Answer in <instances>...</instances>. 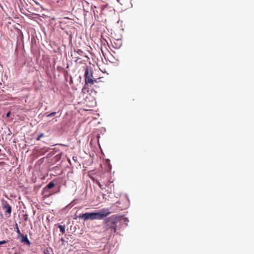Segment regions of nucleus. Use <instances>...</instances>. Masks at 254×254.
I'll list each match as a JSON object with an SVG mask.
<instances>
[{
  "instance_id": "nucleus-1",
  "label": "nucleus",
  "mask_w": 254,
  "mask_h": 254,
  "mask_svg": "<svg viewBox=\"0 0 254 254\" xmlns=\"http://www.w3.org/2000/svg\"><path fill=\"white\" fill-rule=\"evenodd\" d=\"M121 217L117 215H112L107 218L104 221V228L105 231L108 232L111 235L116 233L117 230V223L120 220Z\"/></svg>"
},
{
  "instance_id": "nucleus-2",
  "label": "nucleus",
  "mask_w": 254,
  "mask_h": 254,
  "mask_svg": "<svg viewBox=\"0 0 254 254\" xmlns=\"http://www.w3.org/2000/svg\"><path fill=\"white\" fill-rule=\"evenodd\" d=\"M112 213L109 208H102L99 211L94 212L95 220H102Z\"/></svg>"
},
{
  "instance_id": "nucleus-3",
  "label": "nucleus",
  "mask_w": 254,
  "mask_h": 254,
  "mask_svg": "<svg viewBox=\"0 0 254 254\" xmlns=\"http://www.w3.org/2000/svg\"><path fill=\"white\" fill-rule=\"evenodd\" d=\"M85 83L86 85H88L89 84H93L96 81V79H93V71L91 69L90 71L89 70V68L88 66H86L85 68Z\"/></svg>"
},
{
  "instance_id": "nucleus-4",
  "label": "nucleus",
  "mask_w": 254,
  "mask_h": 254,
  "mask_svg": "<svg viewBox=\"0 0 254 254\" xmlns=\"http://www.w3.org/2000/svg\"><path fill=\"white\" fill-rule=\"evenodd\" d=\"M2 208L6 210V212L10 214L11 212V207L7 203L6 201H2Z\"/></svg>"
},
{
  "instance_id": "nucleus-5",
  "label": "nucleus",
  "mask_w": 254,
  "mask_h": 254,
  "mask_svg": "<svg viewBox=\"0 0 254 254\" xmlns=\"http://www.w3.org/2000/svg\"><path fill=\"white\" fill-rule=\"evenodd\" d=\"M20 242L21 243H23L24 244H25L27 246H29L31 244V243L28 240L26 235L23 234L20 236Z\"/></svg>"
},
{
  "instance_id": "nucleus-6",
  "label": "nucleus",
  "mask_w": 254,
  "mask_h": 254,
  "mask_svg": "<svg viewBox=\"0 0 254 254\" xmlns=\"http://www.w3.org/2000/svg\"><path fill=\"white\" fill-rule=\"evenodd\" d=\"M86 220H95L94 212L86 213Z\"/></svg>"
},
{
  "instance_id": "nucleus-7",
  "label": "nucleus",
  "mask_w": 254,
  "mask_h": 254,
  "mask_svg": "<svg viewBox=\"0 0 254 254\" xmlns=\"http://www.w3.org/2000/svg\"><path fill=\"white\" fill-rule=\"evenodd\" d=\"M55 186V183L51 181L49 182L46 187H45V190H50L52 189Z\"/></svg>"
},
{
  "instance_id": "nucleus-8",
  "label": "nucleus",
  "mask_w": 254,
  "mask_h": 254,
  "mask_svg": "<svg viewBox=\"0 0 254 254\" xmlns=\"http://www.w3.org/2000/svg\"><path fill=\"white\" fill-rule=\"evenodd\" d=\"M53 193L49 191V190H45V187L42 190V194L44 195L45 197H49Z\"/></svg>"
},
{
  "instance_id": "nucleus-9",
  "label": "nucleus",
  "mask_w": 254,
  "mask_h": 254,
  "mask_svg": "<svg viewBox=\"0 0 254 254\" xmlns=\"http://www.w3.org/2000/svg\"><path fill=\"white\" fill-rule=\"evenodd\" d=\"M58 227L60 229V231L62 234H64L65 233V228L64 226H63L62 225L58 224Z\"/></svg>"
},
{
  "instance_id": "nucleus-10",
  "label": "nucleus",
  "mask_w": 254,
  "mask_h": 254,
  "mask_svg": "<svg viewBox=\"0 0 254 254\" xmlns=\"http://www.w3.org/2000/svg\"><path fill=\"white\" fill-rule=\"evenodd\" d=\"M53 252V249L51 247H48L44 251V254H51Z\"/></svg>"
},
{
  "instance_id": "nucleus-11",
  "label": "nucleus",
  "mask_w": 254,
  "mask_h": 254,
  "mask_svg": "<svg viewBox=\"0 0 254 254\" xmlns=\"http://www.w3.org/2000/svg\"><path fill=\"white\" fill-rule=\"evenodd\" d=\"M15 227H16V233H17L19 237H20L21 235H22L23 234H22L21 233H20V231L18 227V225L16 223L15 224Z\"/></svg>"
},
{
  "instance_id": "nucleus-12",
  "label": "nucleus",
  "mask_w": 254,
  "mask_h": 254,
  "mask_svg": "<svg viewBox=\"0 0 254 254\" xmlns=\"http://www.w3.org/2000/svg\"><path fill=\"white\" fill-rule=\"evenodd\" d=\"M78 217L80 219H83L84 220H86V213L83 214H80Z\"/></svg>"
},
{
  "instance_id": "nucleus-13",
  "label": "nucleus",
  "mask_w": 254,
  "mask_h": 254,
  "mask_svg": "<svg viewBox=\"0 0 254 254\" xmlns=\"http://www.w3.org/2000/svg\"><path fill=\"white\" fill-rule=\"evenodd\" d=\"M56 113H57L56 112H52V113L47 115V117H53V116H55L56 114Z\"/></svg>"
},
{
  "instance_id": "nucleus-14",
  "label": "nucleus",
  "mask_w": 254,
  "mask_h": 254,
  "mask_svg": "<svg viewBox=\"0 0 254 254\" xmlns=\"http://www.w3.org/2000/svg\"><path fill=\"white\" fill-rule=\"evenodd\" d=\"M129 221L127 218L125 217L124 218V222L126 223V225H127V222Z\"/></svg>"
},
{
  "instance_id": "nucleus-15",
  "label": "nucleus",
  "mask_w": 254,
  "mask_h": 254,
  "mask_svg": "<svg viewBox=\"0 0 254 254\" xmlns=\"http://www.w3.org/2000/svg\"><path fill=\"white\" fill-rule=\"evenodd\" d=\"M44 136V134L43 133H41L38 136V137L37 138V140H39L42 136Z\"/></svg>"
},
{
  "instance_id": "nucleus-16",
  "label": "nucleus",
  "mask_w": 254,
  "mask_h": 254,
  "mask_svg": "<svg viewBox=\"0 0 254 254\" xmlns=\"http://www.w3.org/2000/svg\"><path fill=\"white\" fill-rule=\"evenodd\" d=\"M10 114H11L10 112H7V113H6V117H9V116H10Z\"/></svg>"
},
{
  "instance_id": "nucleus-17",
  "label": "nucleus",
  "mask_w": 254,
  "mask_h": 254,
  "mask_svg": "<svg viewBox=\"0 0 254 254\" xmlns=\"http://www.w3.org/2000/svg\"><path fill=\"white\" fill-rule=\"evenodd\" d=\"M6 243V241H0V245H2V244H5Z\"/></svg>"
},
{
  "instance_id": "nucleus-18",
  "label": "nucleus",
  "mask_w": 254,
  "mask_h": 254,
  "mask_svg": "<svg viewBox=\"0 0 254 254\" xmlns=\"http://www.w3.org/2000/svg\"><path fill=\"white\" fill-rule=\"evenodd\" d=\"M116 204H120V201H118L117 202H116Z\"/></svg>"
},
{
  "instance_id": "nucleus-19",
  "label": "nucleus",
  "mask_w": 254,
  "mask_h": 254,
  "mask_svg": "<svg viewBox=\"0 0 254 254\" xmlns=\"http://www.w3.org/2000/svg\"><path fill=\"white\" fill-rule=\"evenodd\" d=\"M61 241L63 242H64V239H61Z\"/></svg>"
},
{
  "instance_id": "nucleus-20",
  "label": "nucleus",
  "mask_w": 254,
  "mask_h": 254,
  "mask_svg": "<svg viewBox=\"0 0 254 254\" xmlns=\"http://www.w3.org/2000/svg\"><path fill=\"white\" fill-rule=\"evenodd\" d=\"M60 191V188H58V190L56 191V192H59Z\"/></svg>"
},
{
  "instance_id": "nucleus-21",
  "label": "nucleus",
  "mask_w": 254,
  "mask_h": 254,
  "mask_svg": "<svg viewBox=\"0 0 254 254\" xmlns=\"http://www.w3.org/2000/svg\"><path fill=\"white\" fill-rule=\"evenodd\" d=\"M27 220V217H25V220L26 221Z\"/></svg>"
},
{
  "instance_id": "nucleus-22",
  "label": "nucleus",
  "mask_w": 254,
  "mask_h": 254,
  "mask_svg": "<svg viewBox=\"0 0 254 254\" xmlns=\"http://www.w3.org/2000/svg\"><path fill=\"white\" fill-rule=\"evenodd\" d=\"M27 220V217H25V220L26 221Z\"/></svg>"
},
{
  "instance_id": "nucleus-23",
  "label": "nucleus",
  "mask_w": 254,
  "mask_h": 254,
  "mask_svg": "<svg viewBox=\"0 0 254 254\" xmlns=\"http://www.w3.org/2000/svg\"><path fill=\"white\" fill-rule=\"evenodd\" d=\"M14 254H18L17 253H15Z\"/></svg>"
}]
</instances>
